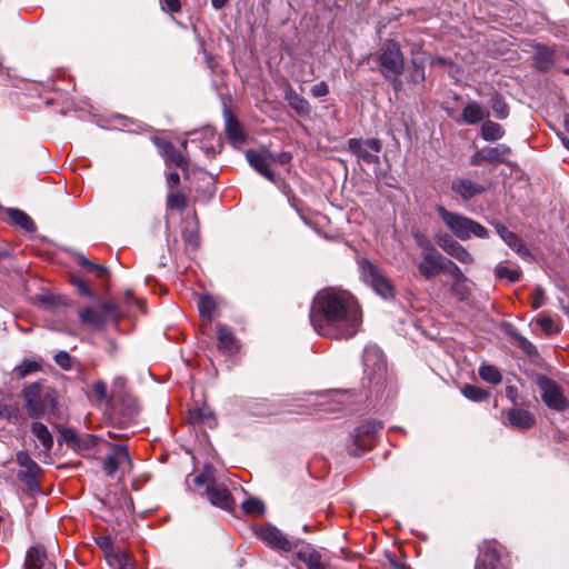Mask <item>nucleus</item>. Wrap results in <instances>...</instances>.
I'll return each mask as SVG.
<instances>
[{
	"label": "nucleus",
	"mask_w": 569,
	"mask_h": 569,
	"mask_svg": "<svg viewBox=\"0 0 569 569\" xmlns=\"http://www.w3.org/2000/svg\"><path fill=\"white\" fill-rule=\"evenodd\" d=\"M310 322L318 335L330 339L353 337L362 323V312L356 298L348 291L326 288L312 302Z\"/></svg>",
	"instance_id": "obj_1"
},
{
	"label": "nucleus",
	"mask_w": 569,
	"mask_h": 569,
	"mask_svg": "<svg viewBox=\"0 0 569 569\" xmlns=\"http://www.w3.org/2000/svg\"><path fill=\"white\" fill-rule=\"evenodd\" d=\"M26 410L31 418H41L54 412L58 405L57 391L40 381L28 385L23 391Z\"/></svg>",
	"instance_id": "obj_2"
},
{
	"label": "nucleus",
	"mask_w": 569,
	"mask_h": 569,
	"mask_svg": "<svg viewBox=\"0 0 569 569\" xmlns=\"http://www.w3.org/2000/svg\"><path fill=\"white\" fill-rule=\"evenodd\" d=\"M436 211L447 229L461 241H467L472 237L480 239L489 237L487 228L467 216L449 211L443 206H437Z\"/></svg>",
	"instance_id": "obj_3"
},
{
	"label": "nucleus",
	"mask_w": 569,
	"mask_h": 569,
	"mask_svg": "<svg viewBox=\"0 0 569 569\" xmlns=\"http://www.w3.org/2000/svg\"><path fill=\"white\" fill-rule=\"evenodd\" d=\"M375 60L378 62L383 77L389 80H396L403 73L405 58L399 43L393 40L382 42L375 54Z\"/></svg>",
	"instance_id": "obj_4"
},
{
	"label": "nucleus",
	"mask_w": 569,
	"mask_h": 569,
	"mask_svg": "<svg viewBox=\"0 0 569 569\" xmlns=\"http://www.w3.org/2000/svg\"><path fill=\"white\" fill-rule=\"evenodd\" d=\"M361 277L379 296L382 298H391L393 296V287L383 272L367 259L359 262Z\"/></svg>",
	"instance_id": "obj_5"
},
{
	"label": "nucleus",
	"mask_w": 569,
	"mask_h": 569,
	"mask_svg": "<svg viewBox=\"0 0 569 569\" xmlns=\"http://www.w3.org/2000/svg\"><path fill=\"white\" fill-rule=\"evenodd\" d=\"M111 451L106 456L102 468L108 477H113L118 471L121 476L131 472L132 461L124 445H110Z\"/></svg>",
	"instance_id": "obj_6"
},
{
	"label": "nucleus",
	"mask_w": 569,
	"mask_h": 569,
	"mask_svg": "<svg viewBox=\"0 0 569 569\" xmlns=\"http://www.w3.org/2000/svg\"><path fill=\"white\" fill-rule=\"evenodd\" d=\"M538 387L540 389L541 398L543 402L556 411H563L568 408L569 402L565 398L561 387L555 381L541 377L538 380Z\"/></svg>",
	"instance_id": "obj_7"
},
{
	"label": "nucleus",
	"mask_w": 569,
	"mask_h": 569,
	"mask_svg": "<svg viewBox=\"0 0 569 569\" xmlns=\"http://www.w3.org/2000/svg\"><path fill=\"white\" fill-rule=\"evenodd\" d=\"M365 373L370 380L381 379L386 372V361L381 349L376 345H368L363 350Z\"/></svg>",
	"instance_id": "obj_8"
},
{
	"label": "nucleus",
	"mask_w": 569,
	"mask_h": 569,
	"mask_svg": "<svg viewBox=\"0 0 569 569\" xmlns=\"http://www.w3.org/2000/svg\"><path fill=\"white\" fill-rule=\"evenodd\" d=\"M60 441L82 456H88L90 450L99 445L100 439L93 435H78L72 429H63L60 432Z\"/></svg>",
	"instance_id": "obj_9"
},
{
	"label": "nucleus",
	"mask_w": 569,
	"mask_h": 569,
	"mask_svg": "<svg viewBox=\"0 0 569 569\" xmlns=\"http://www.w3.org/2000/svg\"><path fill=\"white\" fill-rule=\"evenodd\" d=\"M258 537L270 548L290 551L293 548L291 542L278 528L274 526H264L257 530Z\"/></svg>",
	"instance_id": "obj_10"
},
{
	"label": "nucleus",
	"mask_w": 569,
	"mask_h": 569,
	"mask_svg": "<svg viewBox=\"0 0 569 569\" xmlns=\"http://www.w3.org/2000/svg\"><path fill=\"white\" fill-rule=\"evenodd\" d=\"M348 149L367 163H378L379 157L369 152L368 149L378 153L381 150V142L378 139H368L366 141H361L360 139H350L348 141Z\"/></svg>",
	"instance_id": "obj_11"
},
{
	"label": "nucleus",
	"mask_w": 569,
	"mask_h": 569,
	"mask_svg": "<svg viewBox=\"0 0 569 569\" xmlns=\"http://www.w3.org/2000/svg\"><path fill=\"white\" fill-rule=\"evenodd\" d=\"M417 268L423 278L431 279L446 270V258L439 251L421 252V261L417 263Z\"/></svg>",
	"instance_id": "obj_12"
},
{
	"label": "nucleus",
	"mask_w": 569,
	"mask_h": 569,
	"mask_svg": "<svg viewBox=\"0 0 569 569\" xmlns=\"http://www.w3.org/2000/svg\"><path fill=\"white\" fill-rule=\"evenodd\" d=\"M382 429V423L377 420H368L355 429V441L359 448L368 449L372 446L373 438Z\"/></svg>",
	"instance_id": "obj_13"
},
{
	"label": "nucleus",
	"mask_w": 569,
	"mask_h": 569,
	"mask_svg": "<svg viewBox=\"0 0 569 569\" xmlns=\"http://www.w3.org/2000/svg\"><path fill=\"white\" fill-rule=\"evenodd\" d=\"M246 159L249 162V164L266 179H268L271 182L276 181V174L270 169V162L267 151L260 152L257 150H248L246 152Z\"/></svg>",
	"instance_id": "obj_14"
},
{
	"label": "nucleus",
	"mask_w": 569,
	"mask_h": 569,
	"mask_svg": "<svg viewBox=\"0 0 569 569\" xmlns=\"http://www.w3.org/2000/svg\"><path fill=\"white\" fill-rule=\"evenodd\" d=\"M207 497L211 505L221 509L231 510L233 507V499L229 490L224 485L218 483L217 481L208 487Z\"/></svg>",
	"instance_id": "obj_15"
},
{
	"label": "nucleus",
	"mask_w": 569,
	"mask_h": 569,
	"mask_svg": "<svg viewBox=\"0 0 569 569\" xmlns=\"http://www.w3.org/2000/svg\"><path fill=\"white\" fill-rule=\"evenodd\" d=\"M17 462L23 468L18 472V479L27 485H31L39 476L41 468L23 451L17 453Z\"/></svg>",
	"instance_id": "obj_16"
},
{
	"label": "nucleus",
	"mask_w": 569,
	"mask_h": 569,
	"mask_svg": "<svg viewBox=\"0 0 569 569\" xmlns=\"http://www.w3.org/2000/svg\"><path fill=\"white\" fill-rule=\"evenodd\" d=\"M31 431L38 442L37 446L41 447L39 457H42L43 460L49 459L53 447V437L51 432L42 422H33L31 425Z\"/></svg>",
	"instance_id": "obj_17"
},
{
	"label": "nucleus",
	"mask_w": 569,
	"mask_h": 569,
	"mask_svg": "<svg viewBox=\"0 0 569 569\" xmlns=\"http://www.w3.org/2000/svg\"><path fill=\"white\" fill-rule=\"evenodd\" d=\"M24 567L26 569H56L54 563L39 545L32 546L28 550Z\"/></svg>",
	"instance_id": "obj_18"
},
{
	"label": "nucleus",
	"mask_w": 569,
	"mask_h": 569,
	"mask_svg": "<svg viewBox=\"0 0 569 569\" xmlns=\"http://www.w3.org/2000/svg\"><path fill=\"white\" fill-rule=\"evenodd\" d=\"M492 224H493L497 233L508 244V247H510L513 251H516L517 253H519L522 257L529 254L528 249L525 247L521 239L516 233L510 231L501 222H493Z\"/></svg>",
	"instance_id": "obj_19"
},
{
	"label": "nucleus",
	"mask_w": 569,
	"mask_h": 569,
	"mask_svg": "<svg viewBox=\"0 0 569 569\" xmlns=\"http://www.w3.org/2000/svg\"><path fill=\"white\" fill-rule=\"evenodd\" d=\"M509 425L516 429H530L535 426L536 418L528 410L512 408L508 411Z\"/></svg>",
	"instance_id": "obj_20"
},
{
	"label": "nucleus",
	"mask_w": 569,
	"mask_h": 569,
	"mask_svg": "<svg viewBox=\"0 0 569 569\" xmlns=\"http://www.w3.org/2000/svg\"><path fill=\"white\" fill-rule=\"evenodd\" d=\"M489 116L488 111L480 106L477 101L468 102L461 112V118L458 122L467 124H477Z\"/></svg>",
	"instance_id": "obj_21"
},
{
	"label": "nucleus",
	"mask_w": 569,
	"mask_h": 569,
	"mask_svg": "<svg viewBox=\"0 0 569 569\" xmlns=\"http://www.w3.org/2000/svg\"><path fill=\"white\" fill-rule=\"evenodd\" d=\"M217 339H218L219 349H221L230 355L238 351V349H239L238 341H237L232 330L229 327H227L222 323H218Z\"/></svg>",
	"instance_id": "obj_22"
},
{
	"label": "nucleus",
	"mask_w": 569,
	"mask_h": 569,
	"mask_svg": "<svg viewBox=\"0 0 569 569\" xmlns=\"http://www.w3.org/2000/svg\"><path fill=\"white\" fill-rule=\"evenodd\" d=\"M451 188L465 200L471 199L472 197L480 194L485 191L483 187L475 183L470 179L465 178L453 181Z\"/></svg>",
	"instance_id": "obj_23"
},
{
	"label": "nucleus",
	"mask_w": 569,
	"mask_h": 569,
	"mask_svg": "<svg viewBox=\"0 0 569 569\" xmlns=\"http://www.w3.org/2000/svg\"><path fill=\"white\" fill-rule=\"evenodd\" d=\"M475 569H503L498 551L495 548L482 550L477 559Z\"/></svg>",
	"instance_id": "obj_24"
},
{
	"label": "nucleus",
	"mask_w": 569,
	"mask_h": 569,
	"mask_svg": "<svg viewBox=\"0 0 569 569\" xmlns=\"http://www.w3.org/2000/svg\"><path fill=\"white\" fill-rule=\"evenodd\" d=\"M297 559L303 562L308 569H325L320 555L310 546L302 547L296 555Z\"/></svg>",
	"instance_id": "obj_25"
},
{
	"label": "nucleus",
	"mask_w": 569,
	"mask_h": 569,
	"mask_svg": "<svg viewBox=\"0 0 569 569\" xmlns=\"http://www.w3.org/2000/svg\"><path fill=\"white\" fill-rule=\"evenodd\" d=\"M284 99L288 104L301 116H307L311 111L310 103L300 94H298L291 87H288L284 92Z\"/></svg>",
	"instance_id": "obj_26"
},
{
	"label": "nucleus",
	"mask_w": 569,
	"mask_h": 569,
	"mask_svg": "<svg viewBox=\"0 0 569 569\" xmlns=\"http://www.w3.org/2000/svg\"><path fill=\"white\" fill-rule=\"evenodd\" d=\"M79 319L84 325H90L94 328H101L106 323L103 316H101L100 310L97 307H86L79 310L78 312Z\"/></svg>",
	"instance_id": "obj_27"
},
{
	"label": "nucleus",
	"mask_w": 569,
	"mask_h": 569,
	"mask_svg": "<svg viewBox=\"0 0 569 569\" xmlns=\"http://www.w3.org/2000/svg\"><path fill=\"white\" fill-rule=\"evenodd\" d=\"M555 63V51L548 47L538 46L535 54V64L541 71H548Z\"/></svg>",
	"instance_id": "obj_28"
},
{
	"label": "nucleus",
	"mask_w": 569,
	"mask_h": 569,
	"mask_svg": "<svg viewBox=\"0 0 569 569\" xmlns=\"http://www.w3.org/2000/svg\"><path fill=\"white\" fill-rule=\"evenodd\" d=\"M487 162L508 163L507 158L511 154V149L507 144H497L495 147H485Z\"/></svg>",
	"instance_id": "obj_29"
},
{
	"label": "nucleus",
	"mask_w": 569,
	"mask_h": 569,
	"mask_svg": "<svg viewBox=\"0 0 569 569\" xmlns=\"http://www.w3.org/2000/svg\"><path fill=\"white\" fill-rule=\"evenodd\" d=\"M106 559L112 569H133L131 557L124 551H109Z\"/></svg>",
	"instance_id": "obj_30"
},
{
	"label": "nucleus",
	"mask_w": 569,
	"mask_h": 569,
	"mask_svg": "<svg viewBox=\"0 0 569 569\" xmlns=\"http://www.w3.org/2000/svg\"><path fill=\"white\" fill-rule=\"evenodd\" d=\"M480 133L486 141H496L505 136V129L501 124L487 120L482 123Z\"/></svg>",
	"instance_id": "obj_31"
},
{
	"label": "nucleus",
	"mask_w": 569,
	"mask_h": 569,
	"mask_svg": "<svg viewBox=\"0 0 569 569\" xmlns=\"http://www.w3.org/2000/svg\"><path fill=\"white\" fill-rule=\"evenodd\" d=\"M9 217L17 223L19 227H21L27 232H33L36 230V224L30 216H28L26 212H23L20 209H9L8 210Z\"/></svg>",
	"instance_id": "obj_32"
},
{
	"label": "nucleus",
	"mask_w": 569,
	"mask_h": 569,
	"mask_svg": "<svg viewBox=\"0 0 569 569\" xmlns=\"http://www.w3.org/2000/svg\"><path fill=\"white\" fill-rule=\"evenodd\" d=\"M226 133L234 142H241L244 139L240 123L230 113L227 114L226 119Z\"/></svg>",
	"instance_id": "obj_33"
},
{
	"label": "nucleus",
	"mask_w": 569,
	"mask_h": 569,
	"mask_svg": "<svg viewBox=\"0 0 569 569\" xmlns=\"http://www.w3.org/2000/svg\"><path fill=\"white\" fill-rule=\"evenodd\" d=\"M166 159L171 164H174L177 168H180L182 170L188 169V161L184 158V156L178 151L172 143L166 144Z\"/></svg>",
	"instance_id": "obj_34"
},
{
	"label": "nucleus",
	"mask_w": 569,
	"mask_h": 569,
	"mask_svg": "<svg viewBox=\"0 0 569 569\" xmlns=\"http://www.w3.org/2000/svg\"><path fill=\"white\" fill-rule=\"evenodd\" d=\"M479 376L482 380L491 385H498L502 380V376L497 367L492 365H482L479 368Z\"/></svg>",
	"instance_id": "obj_35"
},
{
	"label": "nucleus",
	"mask_w": 569,
	"mask_h": 569,
	"mask_svg": "<svg viewBox=\"0 0 569 569\" xmlns=\"http://www.w3.org/2000/svg\"><path fill=\"white\" fill-rule=\"evenodd\" d=\"M41 369V362L36 360H23L20 365L14 367L13 371L18 378L23 379L30 373L38 372Z\"/></svg>",
	"instance_id": "obj_36"
},
{
	"label": "nucleus",
	"mask_w": 569,
	"mask_h": 569,
	"mask_svg": "<svg viewBox=\"0 0 569 569\" xmlns=\"http://www.w3.org/2000/svg\"><path fill=\"white\" fill-rule=\"evenodd\" d=\"M462 395L471 401H483L489 398V392L482 388L472 385H466L461 388Z\"/></svg>",
	"instance_id": "obj_37"
},
{
	"label": "nucleus",
	"mask_w": 569,
	"mask_h": 569,
	"mask_svg": "<svg viewBox=\"0 0 569 569\" xmlns=\"http://www.w3.org/2000/svg\"><path fill=\"white\" fill-rule=\"evenodd\" d=\"M214 470L210 465L204 466L203 470L193 478V482L199 487H204L206 493L208 487L214 483Z\"/></svg>",
	"instance_id": "obj_38"
},
{
	"label": "nucleus",
	"mask_w": 569,
	"mask_h": 569,
	"mask_svg": "<svg viewBox=\"0 0 569 569\" xmlns=\"http://www.w3.org/2000/svg\"><path fill=\"white\" fill-rule=\"evenodd\" d=\"M490 107L496 118L506 119L509 114V109L503 98L496 93L490 100Z\"/></svg>",
	"instance_id": "obj_39"
},
{
	"label": "nucleus",
	"mask_w": 569,
	"mask_h": 569,
	"mask_svg": "<svg viewBox=\"0 0 569 569\" xmlns=\"http://www.w3.org/2000/svg\"><path fill=\"white\" fill-rule=\"evenodd\" d=\"M190 420L192 423L204 422L209 427L216 426V418L213 413L207 408L190 411Z\"/></svg>",
	"instance_id": "obj_40"
},
{
	"label": "nucleus",
	"mask_w": 569,
	"mask_h": 569,
	"mask_svg": "<svg viewBox=\"0 0 569 569\" xmlns=\"http://www.w3.org/2000/svg\"><path fill=\"white\" fill-rule=\"evenodd\" d=\"M198 308L201 317L211 320L213 318L217 303L213 298L209 296H203L199 299Z\"/></svg>",
	"instance_id": "obj_41"
},
{
	"label": "nucleus",
	"mask_w": 569,
	"mask_h": 569,
	"mask_svg": "<svg viewBox=\"0 0 569 569\" xmlns=\"http://www.w3.org/2000/svg\"><path fill=\"white\" fill-rule=\"evenodd\" d=\"M448 254L463 264H471L475 261L473 256L460 242H457Z\"/></svg>",
	"instance_id": "obj_42"
},
{
	"label": "nucleus",
	"mask_w": 569,
	"mask_h": 569,
	"mask_svg": "<svg viewBox=\"0 0 569 569\" xmlns=\"http://www.w3.org/2000/svg\"><path fill=\"white\" fill-rule=\"evenodd\" d=\"M495 274L498 279H508L510 282H516L520 279V271L511 269L503 263L497 264Z\"/></svg>",
	"instance_id": "obj_43"
},
{
	"label": "nucleus",
	"mask_w": 569,
	"mask_h": 569,
	"mask_svg": "<svg viewBox=\"0 0 569 569\" xmlns=\"http://www.w3.org/2000/svg\"><path fill=\"white\" fill-rule=\"evenodd\" d=\"M101 316H103L104 321L116 320L119 317L118 305L114 301H106L98 305Z\"/></svg>",
	"instance_id": "obj_44"
},
{
	"label": "nucleus",
	"mask_w": 569,
	"mask_h": 569,
	"mask_svg": "<svg viewBox=\"0 0 569 569\" xmlns=\"http://www.w3.org/2000/svg\"><path fill=\"white\" fill-rule=\"evenodd\" d=\"M242 509L246 513L259 516L264 511V506L261 500L257 498H249L242 502Z\"/></svg>",
	"instance_id": "obj_45"
},
{
	"label": "nucleus",
	"mask_w": 569,
	"mask_h": 569,
	"mask_svg": "<svg viewBox=\"0 0 569 569\" xmlns=\"http://www.w3.org/2000/svg\"><path fill=\"white\" fill-rule=\"evenodd\" d=\"M451 293L459 300V301H466L469 299L471 295L470 286L467 281L462 282H455L451 286Z\"/></svg>",
	"instance_id": "obj_46"
},
{
	"label": "nucleus",
	"mask_w": 569,
	"mask_h": 569,
	"mask_svg": "<svg viewBox=\"0 0 569 569\" xmlns=\"http://www.w3.org/2000/svg\"><path fill=\"white\" fill-rule=\"evenodd\" d=\"M536 323L548 336L558 331V327L550 317L539 316L536 318Z\"/></svg>",
	"instance_id": "obj_47"
},
{
	"label": "nucleus",
	"mask_w": 569,
	"mask_h": 569,
	"mask_svg": "<svg viewBox=\"0 0 569 569\" xmlns=\"http://www.w3.org/2000/svg\"><path fill=\"white\" fill-rule=\"evenodd\" d=\"M443 271L450 274L456 280L455 282L467 281V278L462 273L461 269L451 260L446 259V270Z\"/></svg>",
	"instance_id": "obj_48"
},
{
	"label": "nucleus",
	"mask_w": 569,
	"mask_h": 569,
	"mask_svg": "<svg viewBox=\"0 0 569 569\" xmlns=\"http://www.w3.org/2000/svg\"><path fill=\"white\" fill-rule=\"evenodd\" d=\"M436 241L438 243V246L448 254L453 246L457 244V240H455L452 237H450L449 234H438L436 237Z\"/></svg>",
	"instance_id": "obj_49"
},
{
	"label": "nucleus",
	"mask_w": 569,
	"mask_h": 569,
	"mask_svg": "<svg viewBox=\"0 0 569 569\" xmlns=\"http://www.w3.org/2000/svg\"><path fill=\"white\" fill-rule=\"evenodd\" d=\"M413 238L422 252L438 251L426 234L417 232L413 234Z\"/></svg>",
	"instance_id": "obj_50"
},
{
	"label": "nucleus",
	"mask_w": 569,
	"mask_h": 569,
	"mask_svg": "<svg viewBox=\"0 0 569 569\" xmlns=\"http://www.w3.org/2000/svg\"><path fill=\"white\" fill-rule=\"evenodd\" d=\"M269 162H276L279 164H287L291 161L292 156L290 152H280V153H273L267 151Z\"/></svg>",
	"instance_id": "obj_51"
},
{
	"label": "nucleus",
	"mask_w": 569,
	"mask_h": 569,
	"mask_svg": "<svg viewBox=\"0 0 569 569\" xmlns=\"http://www.w3.org/2000/svg\"><path fill=\"white\" fill-rule=\"evenodd\" d=\"M56 363L64 370H69L71 368V357L67 351H59L54 356Z\"/></svg>",
	"instance_id": "obj_52"
},
{
	"label": "nucleus",
	"mask_w": 569,
	"mask_h": 569,
	"mask_svg": "<svg viewBox=\"0 0 569 569\" xmlns=\"http://www.w3.org/2000/svg\"><path fill=\"white\" fill-rule=\"evenodd\" d=\"M545 303V291L541 287H536L531 296V306L533 309L540 308Z\"/></svg>",
	"instance_id": "obj_53"
},
{
	"label": "nucleus",
	"mask_w": 569,
	"mask_h": 569,
	"mask_svg": "<svg viewBox=\"0 0 569 569\" xmlns=\"http://www.w3.org/2000/svg\"><path fill=\"white\" fill-rule=\"evenodd\" d=\"M97 543L104 552L106 558H107V553H109V551H116V549L113 548V545H112V540L109 536L99 537L97 539Z\"/></svg>",
	"instance_id": "obj_54"
},
{
	"label": "nucleus",
	"mask_w": 569,
	"mask_h": 569,
	"mask_svg": "<svg viewBox=\"0 0 569 569\" xmlns=\"http://www.w3.org/2000/svg\"><path fill=\"white\" fill-rule=\"evenodd\" d=\"M311 94L316 98H320V97H325L328 94L329 92V87L327 84V82L325 81H321L317 84H315L312 88H311Z\"/></svg>",
	"instance_id": "obj_55"
},
{
	"label": "nucleus",
	"mask_w": 569,
	"mask_h": 569,
	"mask_svg": "<svg viewBox=\"0 0 569 569\" xmlns=\"http://www.w3.org/2000/svg\"><path fill=\"white\" fill-rule=\"evenodd\" d=\"M482 162H487V157H486L485 148L477 150L470 157V164L471 166H480Z\"/></svg>",
	"instance_id": "obj_56"
},
{
	"label": "nucleus",
	"mask_w": 569,
	"mask_h": 569,
	"mask_svg": "<svg viewBox=\"0 0 569 569\" xmlns=\"http://www.w3.org/2000/svg\"><path fill=\"white\" fill-rule=\"evenodd\" d=\"M184 198L181 194H171L168 198V206L170 208L182 209L184 207Z\"/></svg>",
	"instance_id": "obj_57"
},
{
	"label": "nucleus",
	"mask_w": 569,
	"mask_h": 569,
	"mask_svg": "<svg viewBox=\"0 0 569 569\" xmlns=\"http://www.w3.org/2000/svg\"><path fill=\"white\" fill-rule=\"evenodd\" d=\"M520 348L528 355H532L536 352V347L525 337H517Z\"/></svg>",
	"instance_id": "obj_58"
},
{
	"label": "nucleus",
	"mask_w": 569,
	"mask_h": 569,
	"mask_svg": "<svg viewBox=\"0 0 569 569\" xmlns=\"http://www.w3.org/2000/svg\"><path fill=\"white\" fill-rule=\"evenodd\" d=\"M72 283L78 288L79 292L84 296H92V291L88 284L80 278H74Z\"/></svg>",
	"instance_id": "obj_59"
},
{
	"label": "nucleus",
	"mask_w": 569,
	"mask_h": 569,
	"mask_svg": "<svg viewBox=\"0 0 569 569\" xmlns=\"http://www.w3.org/2000/svg\"><path fill=\"white\" fill-rule=\"evenodd\" d=\"M89 272H94L98 278H103L107 274L106 267L91 262V266L86 268Z\"/></svg>",
	"instance_id": "obj_60"
},
{
	"label": "nucleus",
	"mask_w": 569,
	"mask_h": 569,
	"mask_svg": "<svg viewBox=\"0 0 569 569\" xmlns=\"http://www.w3.org/2000/svg\"><path fill=\"white\" fill-rule=\"evenodd\" d=\"M163 9H168L170 12H178L181 9L180 0H163Z\"/></svg>",
	"instance_id": "obj_61"
},
{
	"label": "nucleus",
	"mask_w": 569,
	"mask_h": 569,
	"mask_svg": "<svg viewBox=\"0 0 569 569\" xmlns=\"http://www.w3.org/2000/svg\"><path fill=\"white\" fill-rule=\"evenodd\" d=\"M93 391H94V393H96L99 398H101V399L106 398V396H107V386H106V383H104V382H102V381H97V382L93 385Z\"/></svg>",
	"instance_id": "obj_62"
},
{
	"label": "nucleus",
	"mask_w": 569,
	"mask_h": 569,
	"mask_svg": "<svg viewBox=\"0 0 569 569\" xmlns=\"http://www.w3.org/2000/svg\"><path fill=\"white\" fill-rule=\"evenodd\" d=\"M506 397L510 399L512 402H516V399L518 397V390L513 386H507L506 388Z\"/></svg>",
	"instance_id": "obj_63"
},
{
	"label": "nucleus",
	"mask_w": 569,
	"mask_h": 569,
	"mask_svg": "<svg viewBox=\"0 0 569 569\" xmlns=\"http://www.w3.org/2000/svg\"><path fill=\"white\" fill-rule=\"evenodd\" d=\"M412 79L415 81H422L425 79V70L422 68L416 67L412 73Z\"/></svg>",
	"instance_id": "obj_64"
}]
</instances>
